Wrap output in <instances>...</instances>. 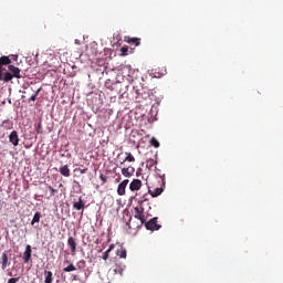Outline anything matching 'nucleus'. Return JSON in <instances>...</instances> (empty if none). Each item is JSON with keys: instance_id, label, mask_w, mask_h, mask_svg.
I'll return each instance as SVG.
<instances>
[{"instance_id": "obj_15", "label": "nucleus", "mask_w": 283, "mask_h": 283, "mask_svg": "<svg viewBox=\"0 0 283 283\" xmlns=\"http://www.w3.org/2000/svg\"><path fill=\"white\" fill-rule=\"evenodd\" d=\"M64 264H69L66 268L63 269L64 273H72V271H76V266L70 260H65Z\"/></svg>"}, {"instance_id": "obj_35", "label": "nucleus", "mask_w": 283, "mask_h": 283, "mask_svg": "<svg viewBox=\"0 0 283 283\" xmlns=\"http://www.w3.org/2000/svg\"><path fill=\"white\" fill-rule=\"evenodd\" d=\"M81 264H85V261H80Z\"/></svg>"}, {"instance_id": "obj_14", "label": "nucleus", "mask_w": 283, "mask_h": 283, "mask_svg": "<svg viewBox=\"0 0 283 283\" xmlns=\"http://www.w3.org/2000/svg\"><path fill=\"white\" fill-rule=\"evenodd\" d=\"M73 208H75L76 211H81V210L85 209V201H83V197H80L78 201H75L73 203ZM82 216H83V211H82Z\"/></svg>"}, {"instance_id": "obj_1", "label": "nucleus", "mask_w": 283, "mask_h": 283, "mask_svg": "<svg viewBox=\"0 0 283 283\" xmlns=\"http://www.w3.org/2000/svg\"><path fill=\"white\" fill-rule=\"evenodd\" d=\"M9 71H4L2 73V78L1 81H3L4 83H10V81H12V78H21V69L17 67L14 65H9Z\"/></svg>"}, {"instance_id": "obj_33", "label": "nucleus", "mask_w": 283, "mask_h": 283, "mask_svg": "<svg viewBox=\"0 0 283 283\" xmlns=\"http://www.w3.org/2000/svg\"><path fill=\"white\" fill-rule=\"evenodd\" d=\"M99 179H101L103 182H107V178H105L103 175L99 176Z\"/></svg>"}, {"instance_id": "obj_2", "label": "nucleus", "mask_w": 283, "mask_h": 283, "mask_svg": "<svg viewBox=\"0 0 283 283\" xmlns=\"http://www.w3.org/2000/svg\"><path fill=\"white\" fill-rule=\"evenodd\" d=\"M147 195H144V200L140 201V205L135 207V218L136 220H139L142 224H145V222L147 221V217H145V208H143V202H145Z\"/></svg>"}, {"instance_id": "obj_22", "label": "nucleus", "mask_w": 283, "mask_h": 283, "mask_svg": "<svg viewBox=\"0 0 283 283\" xmlns=\"http://www.w3.org/2000/svg\"><path fill=\"white\" fill-rule=\"evenodd\" d=\"M114 273H117L118 275H123V271H125L123 265L115 264L113 269Z\"/></svg>"}, {"instance_id": "obj_12", "label": "nucleus", "mask_w": 283, "mask_h": 283, "mask_svg": "<svg viewBox=\"0 0 283 283\" xmlns=\"http://www.w3.org/2000/svg\"><path fill=\"white\" fill-rule=\"evenodd\" d=\"M9 143H12L14 147L19 146V133L12 130L9 135Z\"/></svg>"}, {"instance_id": "obj_16", "label": "nucleus", "mask_w": 283, "mask_h": 283, "mask_svg": "<svg viewBox=\"0 0 283 283\" xmlns=\"http://www.w3.org/2000/svg\"><path fill=\"white\" fill-rule=\"evenodd\" d=\"M60 174L61 176H64V178H70L71 176L70 167L67 165L60 167Z\"/></svg>"}, {"instance_id": "obj_36", "label": "nucleus", "mask_w": 283, "mask_h": 283, "mask_svg": "<svg viewBox=\"0 0 283 283\" xmlns=\"http://www.w3.org/2000/svg\"><path fill=\"white\" fill-rule=\"evenodd\" d=\"M59 187H63V184H60Z\"/></svg>"}, {"instance_id": "obj_37", "label": "nucleus", "mask_w": 283, "mask_h": 283, "mask_svg": "<svg viewBox=\"0 0 283 283\" xmlns=\"http://www.w3.org/2000/svg\"><path fill=\"white\" fill-rule=\"evenodd\" d=\"M9 275H12V272H10Z\"/></svg>"}, {"instance_id": "obj_3", "label": "nucleus", "mask_w": 283, "mask_h": 283, "mask_svg": "<svg viewBox=\"0 0 283 283\" xmlns=\"http://www.w3.org/2000/svg\"><path fill=\"white\" fill-rule=\"evenodd\" d=\"M147 231H158L160 229V224H158V217L150 219L149 221L144 222Z\"/></svg>"}, {"instance_id": "obj_20", "label": "nucleus", "mask_w": 283, "mask_h": 283, "mask_svg": "<svg viewBox=\"0 0 283 283\" xmlns=\"http://www.w3.org/2000/svg\"><path fill=\"white\" fill-rule=\"evenodd\" d=\"M116 255L125 260L127 258V250H125V248H120L116 251Z\"/></svg>"}, {"instance_id": "obj_11", "label": "nucleus", "mask_w": 283, "mask_h": 283, "mask_svg": "<svg viewBox=\"0 0 283 283\" xmlns=\"http://www.w3.org/2000/svg\"><path fill=\"white\" fill-rule=\"evenodd\" d=\"M127 185H129V179H124L119 185L117 186V193L119 196H125V190L127 189Z\"/></svg>"}, {"instance_id": "obj_32", "label": "nucleus", "mask_w": 283, "mask_h": 283, "mask_svg": "<svg viewBox=\"0 0 283 283\" xmlns=\"http://www.w3.org/2000/svg\"><path fill=\"white\" fill-rule=\"evenodd\" d=\"M114 248H115V245L111 244L109 248L106 251H108V253H112V251H114Z\"/></svg>"}, {"instance_id": "obj_10", "label": "nucleus", "mask_w": 283, "mask_h": 283, "mask_svg": "<svg viewBox=\"0 0 283 283\" xmlns=\"http://www.w3.org/2000/svg\"><path fill=\"white\" fill-rule=\"evenodd\" d=\"M136 168H134V166L122 168V176H124L125 178H132V176H134Z\"/></svg>"}, {"instance_id": "obj_31", "label": "nucleus", "mask_w": 283, "mask_h": 283, "mask_svg": "<svg viewBox=\"0 0 283 283\" xmlns=\"http://www.w3.org/2000/svg\"><path fill=\"white\" fill-rule=\"evenodd\" d=\"M159 178L161 179V184L165 186L166 181H165V175H160L158 174Z\"/></svg>"}, {"instance_id": "obj_19", "label": "nucleus", "mask_w": 283, "mask_h": 283, "mask_svg": "<svg viewBox=\"0 0 283 283\" xmlns=\"http://www.w3.org/2000/svg\"><path fill=\"white\" fill-rule=\"evenodd\" d=\"M125 154H126V157L120 163V165H125V163H136V158L134 157V155H132V153H125Z\"/></svg>"}, {"instance_id": "obj_6", "label": "nucleus", "mask_w": 283, "mask_h": 283, "mask_svg": "<svg viewBox=\"0 0 283 283\" xmlns=\"http://www.w3.org/2000/svg\"><path fill=\"white\" fill-rule=\"evenodd\" d=\"M22 260H23L24 264H30V261L32 260V245L28 244L25 247Z\"/></svg>"}, {"instance_id": "obj_24", "label": "nucleus", "mask_w": 283, "mask_h": 283, "mask_svg": "<svg viewBox=\"0 0 283 283\" xmlns=\"http://www.w3.org/2000/svg\"><path fill=\"white\" fill-rule=\"evenodd\" d=\"M150 145H151L153 147H156V149H158V147H160V143L158 142V139H156V137H153V138L150 139Z\"/></svg>"}, {"instance_id": "obj_30", "label": "nucleus", "mask_w": 283, "mask_h": 283, "mask_svg": "<svg viewBox=\"0 0 283 283\" xmlns=\"http://www.w3.org/2000/svg\"><path fill=\"white\" fill-rule=\"evenodd\" d=\"M17 282H19V277H11L8 280L7 283H17Z\"/></svg>"}, {"instance_id": "obj_7", "label": "nucleus", "mask_w": 283, "mask_h": 283, "mask_svg": "<svg viewBox=\"0 0 283 283\" xmlns=\"http://www.w3.org/2000/svg\"><path fill=\"white\" fill-rule=\"evenodd\" d=\"M0 266L2 271H6L10 266V258L8 256V251H4L0 258Z\"/></svg>"}, {"instance_id": "obj_27", "label": "nucleus", "mask_w": 283, "mask_h": 283, "mask_svg": "<svg viewBox=\"0 0 283 283\" xmlns=\"http://www.w3.org/2000/svg\"><path fill=\"white\" fill-rule=\"evenodd\" d=\"M48 189L51 191L50 196H56V193H59L57 189H54V187L52 186H48Z\"/></svg>"}, {"instance_id": "obj_8", "label": "nucleus", "mask_w": 283, "mask_h": 283, "mask_svg": "<svg viewBox=\"0 0 283 283\" xmlns=\"http://www.w3.org/2000/svg\"><path fill=\"white\" fill-rule=\"evenodd\" d=\"M143 187V181L140 179H133L129 184V190L130 191H140Z\"/></svg>"}, {"instance_id": "obj_29", "label": "nucleus", "mask_w": 283, "mask_h": 283, "mask_svg": "<svg viewBox=\"0 0 283 283\" xmlns=\"http://www.w3.org/2000/svg\"><path fill=\"white\" fill-rule=\"evenodd\" d=\"M75 171H80V174H87L88 169L87 168H75Z\"/></svg>"}, {"instance_id": "obj_18", "label": "nucleus", "mask_w": 283, "mask_h": 283, "mask_svg": "<svg viewBox=\"0 0 283 283\" xmlns=\"http://www.w3.org/2000/svg\"><path fill=\"white\" fill-rule=\"evenodd\" d=\"M44 283H52V282H54V276H53V274H52V271H48V270H45L44 271Z\"/></svg>"}, {"instance_id": "obj_28", "label": "nucleus", "mask_w": 283, "mask_h": 283, "mask_svg": "<svg viewBox=\"0 0 283 283\" xmlns=\"http://www.w3.org/2000/svg\"><path fill=\"white\" fill-rule=\"evenodd\" d=\"M102 260H105V261L109 260V251H105V252L103 253Z\"/></svg>"}, {"instance_id": "obj_34", "label": "nucleus", "mask_w": 283, "mask_h": 283, "mask_svg": "<svg viewBox=\"0 0 283 283\" xmlns=\"http://www.w3.org/2000/svg\"><path fill=\"white\" fill-rule=\"evenodd\" d=\"M117 182H120V177L116 179Z\"/></svg>"}, {"instance_id": "obj_21", "label": "nucleus", "mask_w": 283, "mask_h": 283, "mask_svg": "<svg viewBox=\"0 0 283 283\" xmlns=\"http://www.w3.org/2000/svg\"><path fill=\"white\" fill-rule=\"evenodd\" d=\"M38 222H41V212H35L33 216V219L31 221L32 227L36 224Z\"/></svg>"}, {"instance_id": "obj_13", "label": "nucleus", "mask_w": 283, "mask_h": 283, "mask_svg": "<svg viewBox=\"0 0 283 283\" xmlns=\"http://www.w3.org/2000/svg\"><path fill=\"white\" fill-rule=\"evenodd\" d=\"M124 41L125 43H129V45H135V48H138V45H140V39L138 38L125 36Z\"/></svg>"}, {"instance_id": "obj_4", "label": "nucleus", "mask_w": 283, "mask_h": 283, "mask_svg": "<svg viewBox=\"0 0 283 283\" xmlns=\"http://www.w3.org/2000/svg\"><path fill=\"white\" fill-rule=\"evenodd\" d=\"M12 63V60H10L9 56L2 55L0 57V81L3 78V73L6 72V67L3 65H10Z\"/></svg>"}, {"instance_id": "obj_26", "label": "nucleus", "mask_w": 283, "mask_h": 283, "mask_svg": "<svg viewBox=\"0 0 283 283\" xmlns=\"http://www.w3.org/2000/svg\"><path fill=\"white\" fill-rule=\"evenodd\" d=\"M41 92V87L40 88H38L36 91H35V94H33L30 98H29V103H30V101H36V97L39 96V93Z\"/></svg>"}, {"instance_id": "obj_9", "label": "nucleus", "mask_w": 283, "mask_h": 283, "mask_svg": "<svg viewBox=\"0 0 283 283\" xmlns=\"http://www.w3.org/2000/svg\"><path fill=\"white\" fill-rule=\"evenodd\" d=\"M67 247L71 249V255H76V239L74 237H69L67 239Z\"/></svg>"}, {"instance_id": "obj_17", "label": "nucleus", "mask_w": 283, "mask_h": 283, "mask_svg": "<svg viewBox=\"0 0 283 283\" xmlns=\"http://www.w3.org/2000/svg\"><path fill=\"white\" fill-rule=\"evenodd\" d=\"M164 189L163 187L160 188H155L154 190L149 189L148 193L151 195V198H158V196H160L163 193Z\"/></svg>"}, {"instance_id": "obj_5", "label": "nucleus", "mask_w": 283, "mask_h": 283, "mask_svg": "<svg viewBox=\"0 0 283 283\" xmlns=\"http://www.w3.org/2000/svg\"><path fill=\"white\" fill-rule=\"evenodd\" d=\"M135 94H137L136 99L140 103L142 99H147V94H149V90L147 87L135 88Z\"/></svg>"}, {"instance_id": "obj_25", "label": "nucleus", "mask_w": 283, "mask_h": 283, "mask_svg": "<svg viewBox=\"0 0 283 283\" xmlns=\"http://www.w3.org/2000/svg\"><path fill=\"white\" fill-rule=\"evenodd\" d=\"M128 52H129V48L128 46H123L120 49V56H127Z\"/></svg>"}, {"instance_id": "obj_23", "label": "nucleus", "mask_w": 283, "mask_h": 283, "mask_svg": "<svg viewBox=\"0 0 283 283\" xmlns=\"http://www.w3.org/2000/svg\"><path fill=\"white\" fill-rule=\"evenodd\" d=\"M3 127L6 129H12V127H13L12 120H10V119L4 120L3 122Z\"/></svg>"}]
</instances>
